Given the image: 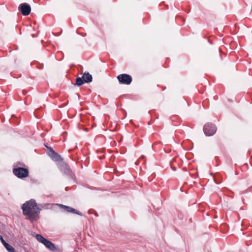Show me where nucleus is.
<instances>
[{"label":"nucleus","mask_w":252,"mask_h":252,"mask_svg":"<svg viewBox=\"0 0 252 252\" xmlns=\"http://www.w3.org/2000/svg\"><path fill=\"white\" fill-rule=\"evenodd\" d=\"M117 79L121 84L129 85L132 80L131 76L127 74H121L117 76Z\"/></svg>","instance_id":"obj_5"},{"label":"nucleus","mask_w":252,"mask_h":252,"mask_svg":"<svg viewBox=\"0 0 252 252\" xmlns=\"http://www.w3.org/2000/svg\"><path fill=\"white\" fill-rule=\"evenodd\" d=\"M13 174L18 178L22 179L29 176V170L23 167H17L13 169Z\"/></svg>","instance_id":"obj_3"},{"label":"nucleus","mask_w":252,"mask_h":252,"mask_svg":"<svg viewBox=\"0 0 252 252\" xmlns=\"http://www.w3.org/2000/svg\"><path fill=\"white\" fill-rule=\"evenodd\" d=\"M49 156L55 161H59L63 159L60 155L55 151L52 152L51 154Z\"/></svg>","instance_id":"obj_11"},{"label":"nucleus","mask_w":252,"mask_h":252,"mask_svg":"<svg viewBox=\"0 0 252 252\" xmlns=\"http://www.w3.org/2000/svg\"><path fill=\"white\" fill-rule=\"evenodd\" d=\"M18 10L24 16L29 15L31 11V7L27 3H22L18 7Z\"/></svg>","instance_id":"obj_7"},{"label":"nucleus","mask_w":252,"mask_h":252,"mask_svg":"<svg viewBox=\"0 0 252 252\" xmlns=\"http://www.w3.org/2000/svg\"><path fill=\"white\" fill-rule=\"evenodd\" d=\"M217 131L216 125L212 123H207L203 127V131L204 134L207 136L213 135Z\"/></svg>","instance_id":"obj_4"},{"label":"nucleus","mask_w":252,"mask_h":252,"mask_svg":"<svg viewBox=\"0 0 252 252\" xmlns=\"http://www.w3.org/2000/svg\"><path fill=\"white\" fill-rule=\"evenodd\" d=\"M171 168H172L173 170H174V171H176V168L175 167H173L171 166Z\"/></svg>","instance_id":"obj_17"},{"label":"nucleus","mask_w":252,"mask_h":252,"mask_svg":"<svg viewBox=\"0 0 252 252\" xmlns=\"http://www.w3.org/2000/svg\"><path fill=\"white\" fill-rule=\"evenodd\" d=\"M135 164H138V162H135Z\"/></svg>","instance_id":"obj_20"},{"label":"nucleus","mask_w":252,"mask_h":252,"mask_svg":"<svg viewBox=\"0 0 252 252\" xmlns=\"http://www.w3.org/2000/svg\"><path fill=\"white\" fill-rule=\"evenodd\" d=\"M23 215L26 219L32 223L39 219V214L41 209L37 207V203L34 199L26 201L22 206Z\"/></svg>","instance_id":"obj_1"},{"label":"nucleus","mask_w":252,"mask_h":252,"mask_svg":"<svg viewBox=\"0 0 252 252\" xmlns=\"http://www.w3.org/2000/svg\"><path fill=\"white\" fill-rule=\"evenodd\" d=\"M250 189H252V187H251L250 188Z\"/></svg>","instance_id":"obj_21"},{"label":"nucleus","mask_w":252,"mask_h":252,"mask_svg":"<svg viewBox=\"0 0 252 252\" xmlns=\"http://www.w3.org/2000/svg\"><path fill=\"white\" fill-rule=\"evenodd\" d=\"M35 238L38 241H39V242L43 244V243H44V242L47 239L46 238H44L41 234H37L35 235Z\"/></svg>","instance_id":"obj_12"},{"label":"nucleus","mask_w":252,"mask_h":252,"mask_svg":"<svg viewBox=\"0 0 252 252\" xmlns=\"http://www.w3.org/2000/svg\"><path fill=\"white\" fill-rule=\"evenodd\" d=\"M46 147V148L48 149V155L49 156L51 154V152H54L55 151H54V150L50 147H48L47 146H45Z\"/></svg>","instance_id":"obj_13"},{"label":"nucleus","mask_w":252,"mask_h":252,"mask_svg":"<svg viewBox=\"0 0 252 252\" xmlns=\"http://www.w3.org/2000/svg\"><path fill=\"white\" fill-rule=\"evenodd\" d=\"M141 158H145V156H142Z\"/></svg>","instance_id":"obj_18"},{"label":"nucleus","mask_w":252,"mask_h":252,"mask_svg":"<svg viewBox=\"0 0 252 252\" xmlns=\"http://www.w3.org/2000/svg\"><path fill=\"white\" fill-rule=\"evenodd\" d=\"M43 245L50 251L52 252H60L61 250L58 248L56 247V246L52 242L46 239Z\"/></svg>","instance_id":"obj_9"},{"label":"nucleus","mask_w":252,"mask_h":252,"mask_svg":"<svg viewBox=\"0 0 252 252\" xmlns=\"http://www.w3.org/2000/svg\"><path fill=\"white\" fill-rule=\"evenodd\" d=\"M40 206H41L42 207H44L45 206H49L50 205V204H39Z\"/></svg>","instance_id":"obj_14"},{"label":"nucleus","mask_w":252,"mask_h":252,"mask_svg":"<svg viewBox=\"0 0 252 252\" xmlns=\"http://www.w3.org/2000/svg\"><path fill=\"white\" fill-rule=\"evenodd\" d=\"M93 77L88 72H85L82 77H78L76 78L75 85L80 86L84 83H90L92 82Z\"/></svg>","instance_id":"obj_2"},{"label":"nucleus","mask_w":252,"mask_h":252,"mask_svg":"<svg viewBox=\"0 0 252 252\" xmlns=\"http://www.w3.org/2000/svg\"><path fill=\"white\" fill-rule=\"evenodd\" d=\"M26 93H27V92H26V91H24V90H23V94L24 95V94H25Z\"/></svg>","instance_id":"obj_16"},{"label":"nucleus","mask_w":252,"mask_h":252,"mask_svg":"<svg viewBox=\"0 0 252 252\" xmlns=\"http://www.w3.org/2000/svg\"><path fill=\"white\" fill-rule=\"evenodd\" d=\"M60 168L61 172L63 173L71 178H73V174L72 173V172L68 164H67L66 163L63 162L61 164Z\"/></svg>","instance_id":"obj_6"},{"label":"nucleus","mask_w":252,"mask_h":252,"mask_svg":"<svg viewBox=\"0 0 252 252\" xmlns=\"http://www.w3.org/2000/svg\"><path fill=\"white\" fill-rule=\"evenodd\" d=\"M57 205L59 206L60 208L63 209L67 212L72 213L73 214H77L79 216H82L83 214L80 211L68 206L64 205L61 204H57Z\"/></svg>","instance_id":"obj_8"},{"label":"nucleus","mask_w":252,"mask_h":252,"mask_svg":"<svg viewBox=\"0 0 252 252\" xmlns=\"http://www.w3.org/2000/svg\"><path fill=\"white\" fill-rule=\"evenodd\" d=\"M39 68H42V66H40L39 67Z\"/></svg>","instance_id":"obj_19"},{"label":"nucleus","mask_w":252,"mask_h":252,"mask_svg":"<svg viewBox=\"0 0 252 252\" xmlns=\"http://www.w3.org/2000/svg\"><path fill=\"white\" fill-rule=\"evenodd\" d=\"M214 181L217 184H219L220 182V181H217L215 179H214Z\"/></svg>","instance_id":"obj_15"},{"label":"nucleus","mask_w":252,"mask_h":252,"mask_svg":"<svg viewBox=\"0 0 252 252\" xmlns=\"http://www.w3.org/2000/svg\"><path fill=\"white\" fill-rule=\"evenodd\" d=\"M0 240L2 243L3 245L4 246L5 249L8 252H16L15 249L11 245H10L8 243H7L3 238L2 236L0 235Z\"/></svg>","instance_id":"obj_10"}]
</instances>
